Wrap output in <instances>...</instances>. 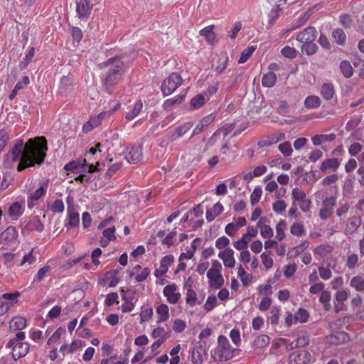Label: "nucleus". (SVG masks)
I'll list each match as a JSON object with an SVG mask.
<instances>
[{"label": "nucleus", "mask_w": 364, "mask_h": 364, "mask_svg": "<svg viewBox=\"0 0 364 364\" xmlns=\"http://www.w3.org/2000/svg\"><path fill=\"white\" fill-rule=\"evenodd\" d=\"M142 145L140 144H136L127 148L124 153V158L129 164L140 162L142 160Z\"/></svg>", "instance_id": "5"}, {"label": "nucleus", "mask_w": 364, "mask_h": 364, "mask_svg": "<svg viewBox=\"0 0 364 364\" xmlns=\"http://www.w3.org/2000/svg\"><path fill=\"white\" fill-rule=\"evenodd\" d=\"M215 119V115L213 114H210L205 117H204L198 123V124L193 129L191 137L199 134L201 133L204 129L210 124Z\"/></svg>", "instance_id": "12"}, {"label": "nucleus", "mask_w": 364, "mask_h": 364, "mask_svg": "<svg viewBox=\"0 0 364 364\" xmlns=\"http://www.w3.org/2000/svg\"><path fill=\"white\" fill-rule=\"evenodd\" d=\"M17 237V232L14 226L8 227L0 235V242L9 243L14 240Z\"/></svg>", "instance_id": "17"}, {"label": "nucleus", "mask_w": 364, "mask_h": 364, "mask_svg": "<svg viewBox=\"0 0 364 364\" xmlns=\"http://www.w3.org/2000/svg\"><path fill=\"white\" fill-rule=\"evenodd\" d=\"M290 232L292 235L301 236L304 232V227L301 223H294L290 228Z\"/></svg>", "instance_id": "48"}, {"label": "nucleus", "mask_w": 364, "mask_h": 364, "mask_svg": "<svg viewBox=\"0 0 364 364\" xmlns=\"http://www.w3.org/2000/svg\"><path fill=\"white\" fill-rule=\"evenodd\" d=\"M316 28L313 26H309L297 35L296 40L303 44L310 43L316 40Z\"/></svg>", "instance_id": "8"}, {"label": "nucleus", "mask_w": 364, "mask_h": 364, "mask_svg": "<svg viewBox=\"0 0 364 364\" xmlns=\"http://www.w3.org/2000/svg\"><path fill=\"white\" fill-rule=\"evenodd\" d=\"M256 47L255 46H250L247 48H245L241 53L240 58L238 60L239 64H242L245 63L249 58L252 55L253 52L255 50Z\"/></svg>", "instance_id": "44"}, {"label": "nucleus", "mask_w": 364, "mask_h": 364, "mask_svg": "<svg viewBox=\"0 0 364 364\" xmlns=\"http://www.w3.org/2000/svg\"><path fill=\"white\" fill-rule=\"evenodd\" d=\"M68 213V224L70 227H76L79 223V215L77 213L71 210Z\"/></svg>", "instance_id": "54"}, {"label": "nucleus", "mask_w": 364, "mask_h": 364, "mask_svg": "<svg viewBox=\"0 0 364 364\" xmlns=\"http://www.w3.org/2000/svg\"><path fill=\"white\" fill-rule=\"evenodd\" d=\"M193 126L192 122H186L181 126L178 127L175 131L178 137L184 135L188 130H190Z\"/></svg>", "instance_id": "49"}, {"label": "nucleus", "mask_w": 364, "mask_h": 364, "mask_svg": "<svg viewBox=\"0 0 364 364\" xmlns=\"http://www.w3.org/2000/svg\"><path fill=\"white\" fill-rule=\"evenodd\" d=\"M339 21L345 28H350L352 23V19L350 16L346 14L340 16Z\"/></svg>", "instance_id": "64"}, {"label": "nucleus", "mask_w": 364, "mask_h": 364, "mask_svg": "<svg viewBox=\"0 0 364 364\" xmlns=\"http://www.w3.org/2000/svg\"><path fill=\"white\" fill-rule=\"evenodd\" d=\"M340 69L343 75L346 77H350L353 74V69L350 63L348 60H343L340 63Z\"/></svg>", "instance_id": "32"}, {"label": "nucleus", "mask_w": 364, "mask_h": 364, "mask_svg": "<svg viewBox=\"0 0 364 364\" xmlns=\"http://www.w3.org/2000/svg\"><path fill=\"white\" fill-rule=\"evenodd\" d=\"M228 57L226 53L221 54L212 65V69L218 74L222 73L227 68Z\"/></svg>", "instance_id": "16"}, {"label": "nucleus", "mask_w": 364, "mask_h": 364, "mask_svg": "<svg viewBox=\"0 0 364 364\" xmlns=\"http://www.w3.org/2000/svg\"><path fill=\"white\" fill-rule=\"evenodd\" d=\"M362 223V219L360 216H353L348 218L346 226V234L351 235L354 233Z\"/></svg>", "instance_id": "14"}, {"label": "nucleus", "mask_w": 364, "mask_h": 364, "mask_svg": "<svg viewBox=\"0 0 364 364\" xmlns=\"http://www.w3.org/2000/svg\"><path fill=\"white\" fill-rule=\"evenodd\" d=\"M270 338L267 335L258 336L253 342V345L257 348H262L269 343Z\"/></svg>", "instance_id": "41"}, {"label": "nucleus", "mask_w": 364, "mask_h": 364, "mask_svg": "<svg viewBox=\"0 0 364 364\" xmlns=\"http://www.w3.org/2000/svg\"><path fill=\"white\" fill-rule=\"evenodd\" d=\"M262 193V188L259 186H257L250 196V202L252 205H256L259 200H260L261 196Z\"/></svg>", "instance_id": "47"}, {"label": "nucleus", "mask_w": 364, "mask_h": 364, "mask_svg": "<svg viewBox=\"0 0 364 364\" xmlns=\"http://www.w3.org/2000/svg\"><path fill=\"white\" fill-rule=\"evenodd\" d=\"M20 295L18 291H16L14 293H6L2 295V298L8 300L9 303L4 304L2 302L0 304V306L1 307V312L4 313L6 312L9 307L13 305L14 304L17 302V298Z\"/></svg>", "instance_id": "13"}, {"label": "nucleus", "mask_w": 364, "mask_h": 364, "mask_svg": "<svg viewBox=\"0 0 364 364\" xmlns=\"http://www.w3.org/2000/svg\"><path fill=\"white\" fill-rule=\"evenodd\" d=\"M29 82H30V80H29L28 77L23 76L22 81L17 82L14 88L10 93V95L9 96V100H13L15 98V97L16 96V95L18 94V92L19 90H21V89H23L24 87V86L28 85L29 84Z\"/></svg>", "instance_id": "26"}, {"label": "nucleus", "mask_w": 364, "mask_h": 364, "mask_svg": "<svg viewBox=\"0 0 364 364\" xmlns=\"http://www.w3.org/2000/svg\"><path fill=\"white\" fill-rule=\"evenodd\" d=\"M321 105V100L318 96L310 95L305 99L304 106L307 109H316Z\"/></svg>", "instance_id": "27"}, {"label": "nucleus", "mask_w": 364, "mask_h": 364, "mask_svg": "<svg viewBox=\"0 0 364 364\" xmlns=\"http://www.w3.org/2000/svg\"><path fill=\"white\" fill-rule=\"evenodd\" d=\"M122 299L126 303H134L138 300L137 292L136 289H128L126 291V294H123Z\"/></svg>", "instance_id": "34"}, {"label": "nucleus", "mask_w": 364, "mask_h": 364, "mask_svg": "<svg viewBox=\"0 0 364 364\" xmlns=\"http://www.w3.org/2000/svg\"><path fill=\"white\" fill-rule=\"evenodd\" d=\"M186 97V94H181L176 96L174 98L168 99L165 101L164 106L165 108L168 109L175 105L181 104Z\"/></svg>", "instance_id": "38"}, {"label": "nucleus", "mask_w": 364, "mask_h": 364, "mask_svg": "<svg viewBox=\"0 0 364 364\" xmlns=\"http://www.w3.org/2000/svg\"><path fill=\"white\" fill-rule=\"evenodd\" d=\"M339 165H340V161L338 159H336V158L328 159L322 162L320 169L322 172L326 171V170L328 168H332L333 170H336L338 168Z\"/></svg>", "instance_id": "25"}, {"label": "nucleus", "mask_w": 364, "mask_h": 364, "mask_svg": "<svg viewBox=\"0 0 364 364\" xmlns=\"http://www.w3.org/2000/svg\"><path fill=\"white\" fill-rule=\"evenodd\" d=\"M174 257L173 255H169L164 257L160 261L161 268L168 270V267L173 262Z\"/></svg>", "instance_id": "58"}, {"label": "nucleus", "mask_w": 364, "mask_h": 364, "mask_svg": "<svg viewBox=\"0 0 364 364\" xmlns=\"http://www.w3.org/2000/svg\"><path fill=\"white\" fill-rule=\"evenodd\" d=\"M84 166H87V161L85 159H84L82 161V162L80 161H70V163L67 164L64 168L66 170V171H73V172H75L77 171V169L79 168H82L84 167Z\"/></svg>", "instance_id": "36"}, {"label": "nucleus", "mask_w": 364, "mask_h": 364, "mask_svg": "<svg viewBox=\"0 0 364 364\" xmlns=\"http://www.w3.org/2000/svg\"><path fill=\"white\" fill-rule=\"evenodd\" d=\"M287 228V223L284 220H280L276 226L277 239L282 241L285 237L284 229Z\"/></svg>", "instance_id": "42"}, {"label": "nucleus", "mask_w": 364, "mask_h": 364, "mask_svg": "<svg viewBox=\"0 0 364 364\" xmlns=\"http://www.w3.org/2000/svg\"><path fill=\"white\" fill-rule=\"evenodd\" d=\"M309 343V338L304 336H301L295 339L294 341L287 343V350H291L296 348L303 347L308 345Z\"/></svg>", "instance_id": "23"}, {"label": "nucleus", "mask_w": 364, "mask_h": 364, "mask_svg": "<svg viewBox=\"0 0 364 364\" xmlns=\"http://www.w3.org/2000/svg\"><path fill=\"white\" fill-rule=\"evenodd\" d=\"M177 288L176 284H168L164 288L163 292L168 303L175 304L180 299L181 294L175 292Z\"/></svg>", "instance_id": "9"}, {"label": "nucleus", "mask_w": 364, "mask_h": 364, "mask_svg": "<svg viewBox=\"0 0 364 364\" xmlns=\"http://www.w3.org/2000/svg\"><path fill=\"white\" fill-rule=\"evenodd\" d=\"M292 198L295 201L301 202L306 198V193L298 188L292 190Z\"/></svg>", "instance_id": "53"}, {"label": "nucleus", "mask_w": 364, "mask_h": 364, "mask_svg": "<svg viewBox=\"0 0 364 364\" xmlns=\"http://www.w3.org/2000/svg\"><path fill=\"white\" fill-rule=\"evenodd\" d=\"M100 70H105L101 75L102 90L109 94L112 93L116 85L122 79L126 67L119 56L109 58L98 65Z\"/></svg>", "instance_id": "2"}, {"label": "nucleus", "mask_w": 364, "mask_h": 364, "mask_svg": "<svg viewBox=\"0 0 364 364\" xmlns=\"http://www.w3.org/2000/svg\"><path fill=\"white\" fill-rule=\"evenodd\" d=\"M50 266L49 265H45L44 267H41L37 272L36 275L35 276L33 282H41L45 275L50 270Z\"/></svg>", "instance_id": "45"}, {"label": "nucleus", "mask_w": 364, "mask_h": 364, "mask_svg": "<svg viewBox=\"0 0 364 364\" xmlns=\"http://www.w3.org/2000/svg\"><path fill=\"white\" fill-rule=\"evenodd\" d=\"M208 277L210 280V286L215 289H220L224 284V279L220 271H215Z\"/></svg>", "instance_id": "19"}, {"label": "nucleus", "mask_w": 364, "mask_h": 364, "mask_svg": "<svg viewBox=\"0 0 364 364\" xmlns=\"http://www.w3.org/2000/svg\"><path fill=\"white\" fill-rule=\"evenodd\" d=\"M182 82L181 76L176 73H171L167 78H166L161 85V91L164 95L167 96L173 92Z\"/></svg>", "instance_id": "4"}, {"label": "nucleus", "mask_w": 364, "mask_h": 364, "mask_svg": "<svg viewBox=\"0 0 364 364\" xmlns=\"http://www.w3.org/2000/svg\"><path fill=\"white\" fill-rule=\"evenodd\" d=\"M350 285L355 288L358 291H364V277L361 276H355L353 277L350 282Z\"/></svg>", "instance_id": "33"}, {"label": "nucleus", "mask_w": 364, "mask_h": 364, "mask_svg": "<svg viewBox=\"0 0 364 364\" xmlns=\"http://www.w3.org/2000/svg\"><path fill=\"white\" fill-rule=\"evenodd\" d=\"M271 254L272 252L269 251L261 255L262 263L267 269H270L273 265V259L270 257Z\"/></svg>", "instance_id": "52"}, {"label": "nucleus", "mask_w": 364, "mask_h": 364, "mask_svg": "<svg viewBox=\"0 0 364 364\" xmlns=\"http://www.w3.org/2000/svg\"><path fill=\"white\" fill-rule=\"evenodd\" d=\"M47 150V140L44 136L30 139L25 145L23 140H18L11 151L12 160L20 161L17 171L20 172L28 167L41 165L44 162Z\"/></svg>", "instance_id": "1"}, {"label": "nucleus", "mask_w": 364, "mask_h": 364, "mask_svg": "<svg viewBox=\"0 0 364 364\" xmlns=\"http://www.w3.org/2000/svg\"><path fill=\"white\" fill-rule=\"evenodd\" d=\"M349 336L344 331H337L326 336L327 343L332 345H341L349 341Z\"/></svg>", "instance_id": "10"}, {"label": "nucleus", "mask_w": 364, "mask_h": 364, "mask_svg": "<svg viewBox=\"0 0 364 364\" xmlns=\"http://www.w3.org/2000/svg\"><path fill=\"white\" fill-rule=\"evenodd\" d=\"M358 262V256L357 254H351L347 258L346 266L352 269L355 267Z\"/></svg>", "instance_id": "61"}, {"label": "nucleus", "mask_w": 364, "mask_h": 364, "mask_svg": "<svg viewBox=\"0 0 364 364\" xmlns=\"http://www.w3.org/2000/svg\"><path fill=\"white\" fill-rule=\"evenodd\" d=\"M336 139L335 134L315 135L311 138L314 146H319L324 141H333Z\"/></svg>", "instance_id": "24"}, {"label": "nucleus", "mask_w": 364, "mask_h": 364, "mask_svg": "<svg viewBox=\"0 0 364 364\" xmlns=\"http://www.w3.org/2000/svg\"><path fill=\"white\" fill-rule=\"evenodd\" d=\"M315 8H316V6L310 7L302 15V16L297 21V22L296 23V25L291 28V30L295 29V28H298L300 26H301L304 24H305L307 22V21L309 20V18H310V16H311V14H313ZM289 31H291V29Z\"/></svg>", "instance_id": "31"}, {"label": "nucleus", "mask_w": 364, "mask_h": 364, "mask_svg": "<svg viewBox=\"0 0 364 364\" xmlns=\"http://www.w3.org/2000/svg\"><path fill=\"white\" fill-rule=\"evenodd\" d=\"M142 107V102L141 100H138L135 103L134 108L127 114L126 118L129 120L133 119L141 110Z\"/></svg>", "instance_id": "43"}, {"label": "nucleus", "mask_w": 364, "mask_h": 364, "mask_svg": "<svg viewBox=\"0 0 364 364\" xmlns=\"http://www.w3.org/2000/svg\"><path fill=\"white\" fill-rule=\"evenodd\" d=\"M26 326V320L21 316H16L9 322V329L11 331H20Z\"/></svg>", "instance_id": "18"}, {"label": "nucleus", "mask_w": 364, "mask_h": 364, "mask_svg": "<svg viewBox=\"0 0 364 364\" xmlns=\"http://www.w3.org/2000/svg\"><path fill=\"white\" fill-rule=\"evenodd\" d=\"M279 150L284 156H289L292 153V149L289 141H285L279 144Z\"/></svg>", "instance_id": "50"}, {"label": "nucleus", "mask_w": 364, "mask_h": 364, "mask_svg": "<svg viewBox=\"0 0 364 364\" xmlns=\"http://www.w3.org/2000/svg\"><path fill=\"white\" fill-rule=\"evenodd\" d=\"M277 82V75L273 72L266 73L262 78V83L264 87H272Z\"/></svg>", "instance_id": "29"}, {"label": "nucleus", "mask_w": 364, "mask_h": 364, "mask_svg": "<svg viewBox=\"0 0 364 364\" xmlns=\"http://www.w3.org/2000/svg\"><path fill=\"white\" fill-rule=\"evenodd\" d=\"M333 38H334L336 43L343 46L346 41V36L344 31L341 28L335 29L332 33Z\"/></svg>", "instance_id": "35"}, {"label": "nucleus", "mask_w": 364, "mask_h": 364, "mask_svg": "<svg viewBox=\"0 0 364 364\" xmlns=\"http://www.w3.org/2000/svg\"><path fill=\"white\" fill-rule=\"evenodd\" d=\"M13 181L14 178L12 177V176H11L10 174L4 175L0 185V191L6 190Z\"/></svg>", "instance_id": "63"}, {"label": "nucleus", "mask_w": 364, "mask_h": 364, "mask_svg": "<svg viewBox=\"0 0 364 364\" xmlns=\"http://www.w3.org/2000/svg\"><path fill=\"white\" fill-rule=\"evenodd\" d=\"M93 6V0H80L77 1L76 12L80 18L90 16Z\"/></svg>", "instance_id": "6"}, {"label": "nucleus", "mask_w": 364, "mask_h": 364, "mask_svg": "<svg viewBox=\"0 0 364 364\" xmlns=\"http://www.w3.org/2000/svg\"><path fill=\"white\" fill-rule=\"evenodd\" d=\"M156 313L160 316L157 322L161 323L166 321L169 318L168 307L166 304H161L156 309Z\"/></svg>", "instance_id": "30"}, {"label": "nucleus", "mask_w": 364, "mask_h": 364, "mask_svg": "<svg viewBox=\"0 0 364 364\" xmlns=\"http://www.w3.org/2000/svg\"><path fill=\"white\" fill-rule=\"evenodd\" d=\"M227 255L225 258L223 259L224 265L229 268H233L235 264V259L233 257L234 252L230 248H226Z\"/></svg>", "instance_id": "37"}, {"label": "nucleus", "mask_w": 364, "mask_h": 364, "mask_svg": "<svg viewBox=\"0 0 364 364\" xmlns=\"http://www.w3.org/2000/svg\"><path fill=\"white\" fill-rule=\"evenodd\" d=\"M223 211V205L220 203V202H218L216 203L213 209H209V210H207L206 211V219L208 222H211L213 221L216 216L219 215L220 214H221Z\"/></svg>", "instance_id": "21"}, {"label": "nucleus", "mask_w": 364, "mask_h": 364, "mask_svg": "<svg viewBox=\"0 0 364 364\" xmlns=\"http://www.w3.org/2000/svg\"><path fill=\"white\" fill-rule=\"evenodd\" d=\"M219 347L215 350V354L219 358L220 361H227L232 358L239 350L232 348L227 338L225 336H220L218 338Z\"/></svg>", "instance_id": "3"}, {"label": "nucleus", "mask_w": 364, "mask_h": 364, "mask_svg": "<svg viewBox=\"0 0 364 364\" xmlns=\"http://www.w3.org/2000/svg\"><path fill=\"white\" fill-rule=\"evenodd\" d=\"M321 95L326 100H331L335 95V89L331 83H324L321 88Z\"/></svg>", "instance_id": "22"}, {"label": "nucleus", "mask_w": 364, "mask_h": 364, "mask_svg": "<svg viewBox=\"0 0 364 364\" xmlns=\"http://www.w3.org/2000/svg\"><path fill=\"white\" fill-rule=\"evenodd\" d=\"M196 299L197 297L196 291L191 288L188 289L187 290L186 298L187 304L190 305L191 306H193L196 304Z\"/></svg>", "instance_id": "51"}, {"label": "nucleus", "mask_w": 364, "mask_h": 364, "mask_svg": "<svg viewBox=\"0 0 364 364\" xmlns=\"http://www.w3.org/2000/svg\"><path fill=\"white\" fill-rule=\"evenodd\" d=\"M287 208V204L285 201L282 200H278L274 202L272 205L273 210L277 213H281L285 210Z\"/></svg>", "instance_id": "59"}, {"label": "nucleus", "mask_w": 364, "mask_h": 364, "mask_svg": "<svg viewBox=\"0 0 364 364\" xmlns=\"http://www.w3.org/2000/svg\"><path fill=\"white\" fill-rule=\"evenodd\" d=\"M118 294L116 292L109 293L107 295L106 299H105V304L107 306H112L114 303L118 304Z\"/></svg>", "instance_id": "62"}, {"label": "nucleus", "mask_w": 364, "mask_h": 364, "mask_svg": "<svg viewBox=\"0 0 364 364\" xmlns=\"http://www.w3.org/2000/svg\"><path fill=\"white\" fill-rule=\"evenodd\" d=\"M318 50V46L314 41H311L310 43H304L301 46L302 52L305 53L308 55H311L316 53Z\"/></svg>", "instance_id": "40"}, {"label": "nucleus", "mask_w": 364, "mask_h": 364, "mask_svg": "<svg viewBox=\"0 0 364 364\" xmlns=\"http://www.w3.org/2000/svg\"><path fill=\"white\" fill-rule=\"evenodd\" d=\"M217 303L216 296L214 295L209 296L204 304V309L206 311H210L215 306Z\"/></svg>", "instance_id": "56"}, {"label": "nucleus", "mask_w": 364, "mask_h": 364, "mask_svg": "<svg viewBox=\"0 0 364 364\" xmlns=\"http://www.w3.org/2000/svg\"><path fill=\"white\" fill-rule=\"evenodd\" d=\"M296 50L294 48H291V47H289V46H286L284 48H283L281 50V53L288 58H290V59H293L294 58H296Z\"/></svg>", "instance_id": "55"}, {"label": "nucleus", "mask_w": 364, "mask_h": 364, "mask_svg": "<svg viewBox=\"0 0 364 364\" xmlns=\"http://www.w3.org/2000/svg\"><path fill=\"white\" fill-rule=\"evenodd\" d=\"M214 27L213 25L208 26L200 31V34L205 36L207 41L210 44L213 43L215 40V34L213 32Z\"/></svg>", "instance_id": "28"}, {"label": "nucleus", "mask_w": 364, "mask_h": 364, "mask_svg": "<svg viewBox=\"0 0 364 364\" xmlns=\"http://www.w3.org/2000/svg\"><path fill=\"white\" fill-rule=\"evenodd\" d=\"M247 236H245V234L242 237V238L233 243V246L238 250H245L248 246V241L246 239Z\"/></svg>", "instance_id": "60"}, {"label": "nucleus", "mask_w": 364, "mask_h": 364, "mask_svg": "<svg viewBox=\"0 0 364 364\" xmlns=\"http://www.w3.org/2000/svg\"><path fill=\"white\" fill-rule=\"evenodd\" d=\"M311 359V355L306 350H297L289 356L291 364H308Z\"/></svg>", "instance_id": "7"}, {"label": "nucleus", "mask_w": 364, "mask_h": 364, "mask_svg": "<svg viewBox=\"0 0 364 364\" xmlns=\"http://www.w3.org/2000/svg\"><path fill=\"white\" fill-rule=\"evenodd\" d=\"M30 346L28 343L18 342L13 347L12 357L16 360L19 358L24 357L28 352Z\"/></svg>", "instance_id": "11"}, {"label": "nucleus", "mask_w": 364, "mask_h": 364, "mask_svg": "<svg viewBox=\"0 0 364 364\" xmlns=\"http://www.w3.org/2000/svg\"><path fill=\"white\" fill-rule=\"evenodd\" d=\"M271 316L269 318L270 323L273 325H276L278 323L279 316V309L277 306H273L270 310Z\"/></svg>", "instance_id": "57"}, {"label": "nucleus", "mask_w": 364, "mask_h": 364, "mask_svg": "<svg viewBox=\"0 0 364 364\" xmlns=\"http://www.w3.org/2000/svg\"><path fill=\"white\" fill-rule=\"evenodd\" d=\"M309 316V314L306 310L304 309H299V311L294 314V321H299L301 323H304L307 321Z\"/></svg>", "instance_id": "46"}, {"label": "nucleus", "mask_w": 364, "mask_h": 364, "mask_svg": "<svg viewBox=\"0 0 364 364\" xmlns=\"http://www.w3.org/2000/svg\"><path fill=\"white\" fill-rule=\"evenodd\" d=\"M205 100L202 94H198L191 100V107L193 109L200 108L205 104Z\"/></svg>", "instance_id": "39"}, {"label": "nucleus", "mask_w": 364, "mask_h": 364, "mask_svg": "<svg viewBox=\"0 0 364 364\" xmlns=\"http://www.w3.org/2000/svg\"><path fill=\"white\" fill-rule=\"evenodd\" d=\"M23 213V208L20 203L14 202L9 208L8 214L13 219L17 220Z\"/></svg>", "instance_id": "20"}, {"label": "nucleus", "mask_w": 364, "mask_h": 364, "mask_svg": "<svg viewBox=\"0 0 364 364\" xmlns=\"http://www.w3.org/2000/svg\"><path fill=\"white\" fill-rule=\"evenodd\" d=\"M48 186V179L43 181L41 184L40 187L37 188L33 193H30V196L28 198L29 208H32V206L30 205V200H38L41 196H43L46 193Z\"/></svg>", "instance_id": "15"}]
</instances>
